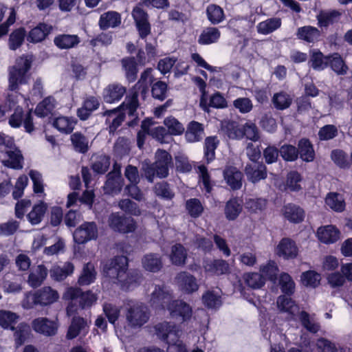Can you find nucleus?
<instances>
[{
    "label": "nucleus",
    "mask_w": 352,
    "mask_h": 352,
    "mask_svg": "<svg viewBox=\"0 0 352 352\" xmlns=\"http://www.w3.org/2000/svg\"><path fill=\"white\" fill-rule=\"evenodd\" d=\"M128 267L127 256H116L103 263L102 272L105 276L118 280L128 288L140 285L142 280V275L137 270L128 272Z\"/></svg>",
    "instance_id": "obj_1"
},
{
    "label": "nucleus",
    "mask_w": 352,
    "mask_h": 352,
    "mask_svg": "<svg viewBox=\"0 0 352 352\" xmlns=\"http://www.w3.org/2000/svg\"><path fill=\"white\" fill-rule=\"evenodd\" d=\"M149 303L151 308H192L183 300L176 299L173 290L164 284L155 285Z\"/></svg>",
    "instance_id": "obj_2"
},
{
    "label": "nucleus",
    "mask_w": 352,
    "mask_h": 352,
    "mask_svg": "<svg viewBox=\"0 0 352 352\" xmlns=\"http://www.w3.org/2000/svg\"><path fill=\"white\" fill-rule=\"evenodd\" d=\"M157 337L166 341L168 346L167 352H187L186 346L179 338L182 334V330L175 324L164 322L155 326Z\"/></svg>",
    "instance_id": "obj_3"
},
{
    "label": "nucleus",
    "mask_w": 352,
    "mask_h": 352,
    "mask_svg": "<svg viewBox=\"0 0 352 352\" xmlns=\"http://www.w3.org/2000/svg\"><path fill=\"white\" fill-rule=\"evenodd\" d=\"M63 298L69 301L66 308H90L98 300V296L91 290L83 292L80 287H69L63 294Z\"/></svg>",
    "instance_id": "obj_4"
},
{
    "label": "nucleus",
    "mask_w": 352,
    "mask_h": 352,
    "mask_svg": "<svg viewBox=\"0 0 352 352\" xmlns=\"http://www.w3.org/2000/svg\"><path fill=\"white\" fill-rule=\"evenodd\" d=\"M109 226L115 232L121 234L134 232L137 228L135 220L120 212H112L109 217Z\"/></svg>",
    "instance_id": "obj_5"
},
{
    "label": "nucleus",
    "mask_w": 352,
    "mask_h": 352,
    "mask_svg": "<svg viewBox=\"0 0 352 352\" xmlns=\"http://www.w3.org/2000/svg\"><path fill=\"white\" fill-rule=\"evenodd\" d=\"M136 30L139 36L145 39L151 33V25L149 22V16L147 12L140 7H135L132 11Z\"/></svg>",
    "instance_id": "obj_6"
},
{
    "label": "nucleus",
    "mask_w": 352,
    "mask_h": 352,
    "mask_svg": "<svg viewBox=\"0 0 352 352\" xmlns=\"http://www.w3.org/2000/svg\"><path fill=\"white\" fill-rule=\"evenodd\" d=\"M274 252L279 258L288 261L298 256L299 249L295 241L289 237H283L275 248Z\"/></svg>",
    "instance_id": "obj_7"
},
{
    "label": "nucleus",
    "mask_w": 352,
    "mask_h": 352,
    "mask_svg": "<svg viewBox=\"0 0 352 352\" xmlns=\"http://www.w3.org/2000/svg\"><path fill=\"white\" fill-rule=\"evenodd\" d=\"M74 241L78 244H85L98 237V228L95 222L85 221L77 228L74 234Z\"/></svg>",
    "instance_id": "obj_8"
},
{
    "label": "nucleus",
    "mask_w": 352,
    "mask_h": 352,
    "mask_svg": "<svg viewBox=\"0 0 352 352\" xmlns=\"http://www.w3.org/2000/svg\"><path fill=\"white\" fill-rule=\"evenodd\" d=\"M157 170V177L166 178L168 175L169 167L173 166L171 155L164 149L159 148L155 153V161L152 163Z\"/></svg>",
    "instance_id": "obj_9"
},
{
    "label": "nucleus",
    "mask_w": 352,
    "mask_h": 352,
    "mask_svg": "<svg viewBox=\"0 0 352 352\" xmlns=\"http://www.w3.org/2000/svg\"><path fill=\"white\" fill-rule=\"evenodd\" d=\"M203 267L206 274L211 276H221L230 273L229 263L222 258L206 259Z\"/></svg>",
    "instance_id": "obj_10"
},
{
    "label": "nucleus",
    "mask_w": 352,
    "mask_h": 352,
    "mask_svg": "<svg viewBox=\"0 0 352 352\" xmlns=\"http://www.w3.org/2000/svg\"><path fill=\"white\" fill-rule=\"evenodd\" d=\"M100 106L99 97L95 96H87L82 102L80 107L77 109L76 116L81 121L87 120L98 110Z\"/></svg>",
    "instance_id": "obj_11"
},
{
    "label": "nucleus",
    "mask_w": 352,
    "mask_h": 352,
    "mask_svg": "<svg viewBox=\"0 0 352 352\" xmlns=\"http://www.w3.org/2000/svg\"><path fill=\"white\" fill-rule=\"evenodd\" d=\"M59 298L58 292L51 287L45 286L36 290L32 295V302L34 305L41 306L50 305Z\"/></svg>",
    "instance_id": "obj_12"
},
{
    "label": "nucleus",
    "mask_w": 352,
    "mask_h": 352,
    "mask_svg": "<svg viewBox=\"0 0 352 352\" xmlns=\"http://www.w3.org/2000/svg\"><path fill=\"white\" fill-rule=\"evenodd\" d=\"M223 176L232 190H236L241 188L243 174L238 168L234 166H226L223 169Z\"/></svg>",
    "instance_id": "obj_13"
},
{
    "label": "nucleus",
    "mask_w": 352,
    "mask_h": 352,
    "mask_svg": "<svg viewBox=\"0 0 352 352\" xmlns=\"http://www.w3.org/2000/svg\"><path fill=\"white\" fill-rule=\"evenodd\" d=\"M32 326L36 333L48 337L56 335L58 329V324L56 321L50 320L46 318H38L34 320Z\"/></svg>",
    "instance_id": "obj_14"
},
{
    "label": "nucleus",
    "mask_w": 352,
    "mask_h": 352,
    "mask_svg": "<svg viewBox=\"0 0 352 352\" xmlns=\"http://www.w3.org/2000/svg\"><path fill=\"white\" fill-rule=\"evenodd\" d=\"M126 91L125 87L118 83L108 85L102 91L103 101L107 104L119 102Z\"/></svg>",
    "instance_id": "obj_15"
},
{
    "label": "nucleus",
    "mask_w": 352,
    "mask_h": 352,
    "mask_svg": "<svg viewBox=\"0 0 352 352\" xmlns=\"http://www.w3.org/2000/svg\"><path fill=\"white\" fill-rule=\"evenodd\" d=\"M52 30L53 28L51 25L44 22H39L29 31L27 35V41L34 44L41 43L45 40Z\"/></svg>",
    "instance_id": "obj_16"
},
{
    "label": "nucleus",
    "mask_w": 352,
    "mask_h": 352,
    "mask_svg": "<svg viewBox=\"0 0 352 352\" xmlns=\"http://www.w3.org/2000/svg\"><path fill=\"white\" fill-rule=\"evenodd\" d=\"M245 173L248 180L253 184L258 183L267 177V167L262 162L254 164H248L245 167Z\"/></svg>",
    "instance_id": "obj_17"
},
{
    "label": "nucleus",
    "mask_w": 352,
    "mask_h": 352,
    "mask_svg": "<svg viewBox=\"0 0 352 352\" xmlns=\"http://www.w3.org/2000/svg\"><path fill=\"white\" fill-rule=\"evenodd\" d=\"M316 235L321 243L329 245L339 240L340 232L335 226L327 225L318 228Z\"/></svg>",
    "instance_id": "obj_18"
},
{
    "label": "nucleus",
    "mask_w": 352,
    "mask_h": 352,
    "mask_svg": "<svg viewBox=\"0 0 352 352\" xmlns=\"http://www.w3.org/2000/svg\"><path fill=\"white\" fill-rule=\"evenodd\" d=\"M175 279L181 290L186 294H192L199 289L195 277L187 272H179Z\"/></svg>",
    "instance_id": "obj_19"
},
{
    "label": "nucleus",
    "mask_w": 352,
    "mask_h": 352,
    "mask_svg": "<svg viewBox=\"0 0 352 352\" xmlns=\"http://www.w3.org/2000/svg\"><path fill=\"white\" fill-rule=\"evenodd\" d=\"M107 181L104 184V190L109 194H118L122 190L124 179L122 177L120 170L111 171L107 175Z\"/></svg>",
    "instance_id": "obj_20"
},
{
    "label": "nucleus",
    "mask_w": 352,
    "mask_h": 352,
    "mask_svg": "<svg viewBox=\"0 0 352 352\" xmlns=\"http://www.w3.org/2000/svg\"><path fill=\"white\" fill-rule=\"evenodd\" d=\"M342 13L338 10H320L316 15L318 26L320 28H327L330 25L338 23Z\"/></svg>",
    "instance_id": "obj_21"
},
{
    "label": "nucleus",
    "mask_w": 352,
    "mask_h": 352,
    "mask_svg": "<svg viewBox=\"0 0 352 352\" xmlns=\"http://www.w3.org/2000/svg\"><path fill=\"white\" fill-rule=\"evenodd\" d=\"M283 214L291 223H299L305 219V211L299 206L289 203L283 206Z\"/></svg>",
    "instance_id": "obj_22"
},
{
    "label": "nucleus",
    "mask_w": 352,
    "mask_h": 352,
    "mask_svg": "<svg viewBox=\"0 0 352 352\" xmlns=\"http://www.w3.org/2000/svg\"><path fill=\"white\" fill-rule=\"evenodd\" d=\"M121 23V14L116 11L111 10L100 15L98 25L101 30H106L110 28H117L120 26Z\"/></svg>",
    "instance_id": "obj_23"
},
{
    "label": "nucleus",
    "mask_w": 352,
    "mask_h": 352,
    "mask_svg": "<svg viewBox=\"0 0 352 352\" xmlns=\"http://www.w3.org/2000/svg\"><path fill=\"white\" fill-rule=\"evenodd\" d=\"M298 149V157L305 162H311L316 158V152L314 145L309 138H300L297 144Z\"/></svg>",
    "instance_id": "obj_24"
},
{
    "label": "nucleus",
    "mask_w": 352,
    "mask_h": 352,
    "mask_svg": "<svg viewBox=\"0 0 352 352\" xmlns=\"http://www.w3.org/2000/svg\"><path fill=\"white\" fill-rule=\"evenodd\" d=\"M327 67H330L337 75L346 74L349 67L342 56L338 52H333L327 55Z\"/></svg>",
    "instance_id": "obj_25"
},
{
    "label": "nucleus",
    "mask_w": 352,
    "mask_h": 352,
    "mask_svg": "<svg viewBox=\"0 0 352 352\" xmlns=\"http://www.w3.org/2000/svg\"><path fill=\"white\" fill-rule=\"evenodd\" d=\"M243 210V201L237 197H231L225 205L224 214L228 221L236 220Z\"/></svg>",
    "instance_id": "obj_26"
},
{
    "label": "nucleus",
    "mask_w": 352,
    "mask_h": 352,
    "mask_svg": "<svg viewBox=\"0 0 352 352\" xmlns=\"http://www.w3.org/2000/svg\"><path fill=\"white\" fill-rule=\"evenodd\" d=\"M320 31L316 27L305 25L297 29L296 36L298 39L308 43H314L319 40Z\"/></svg>",
    "instance_id": "obj_27"
},
{
    "label": "nucleus",
    "mask_w": 352,
    "mask_h": 352,
    "mask_svg": "<svg viewBox=\"0 0 352 352\" xmlns=\"http://www.w3.org/2000/svg\"><path fill=\"white\" fill-rule=\"evenodd\" d=\"M122 69L125 73V77L129 82H133L138 78L139 71L136 59L134 56L124 57L121 60Z\"/></svg>",
    "instance_id": "obj_28"
},
{
    "label": "nucleus",
    "mask_w": 352,
    "mask_h": 352,
    "mask_svg": "<svg viewBox=\"0 0 352 352\" xmlns=\"http://www.w3.org/2000/svg\"><path fill=\"white\" fill-rule=\"evenodd\" d=\"M80 38L76 34H61L54 38V45L60 50L73 48L80 43Z\"/></svg>",
    "instance_id": "obj_29"
},
{
    "label": "nucleus",
    "mask_w": 352,
    "mask_h": 352,
    "mask_svg": "<svg viewBox=\"0 0 352 352\" xmlns=\"http://www.w3.org/2000/svg\"><path fill=\"white\" fill-rule=\"evenodd\" d=\"M96 275L97 272L94 265L88 262L84 264L77 283L81 287L89 285L95 282Z\"/></svg>",
    "instance_id": "obj_30"
},
{
    "label": "nucleus",
    "mask_w": 352,
    "mask_h": 352,
    "mask_svg": "<svg viewBox=\"0 0 352 352\" xmlns=\"http://www.w3.org/2000/svg\"><path fill=\"white\" fill-rule=\"evenodd\" d=\"M204 128L202 124L192 120L187 126L185 137L188 142H197L203 139Z\"/></svg>",
    "instance_id": "obj_31"
},
{
    "label": "nucleus",
    "mask_w": 352,
    "mask_h": 352,
    "mask_svg": "<svg viewBox=\"0 0 352 352\" xmlns=\"http://www.w3.org/2000/svg\"><path fill=\"white\" fill-rule=\"evenodd\" d=\"M139 100L136 96H132L130 100L128 101L126 104L124 102H122L120 106H118L117 108L106 110L104 112L102 113L103 116H110L113 114H116L118 111H120L121 109H126L127 110L128 116H134L137 115V109L139 107Z\"/></svg>",
    "instance_id": "obj_32"
},
{
    "label": "nucleus",
    "mask_w": 352,
    "mask_h": 352,
    "mask_svg": "<svg viewBox=\"0 0 352 352\" xmlns=\"http://www.w3.org/2000/svg\"><path fill=\"white\" fill-rule=\"evenodd\" d=\"M219 144L216 135L206 137L204 144V159L206 164L211 163L215 159V151Z\"/></svg>",
    "instance_id": "obj_33"
},
{
    "label": "nucleus",
    "mask_w": 352,
    "mask_h": 352,
    "mask_svg": "<svg viewBox=\"0 0 352 352\" xmlns=\"http://www.w3.org/2000/svg\"><path fill=\"white\" fill-rule=\"evenodd\" d=\"M327 58L320 50L310 51L309 66L315 71H322L327 68Z\"/></svg>",
    "instance_id": "obj_34"
},
{
    "label": "nucleus",
    "mask_w": 352,
    "mask_h": 352,
    "mask_svg": "<svg viewBox=\"0 0 352 352\" xmlns=\"http://www.w3.org/2000/svg\"><path fill=\"white\" fill-rule=\"evenodd\" d=\"M221 36V32L217 28H206L198 38V43L201 45H208L218 42Z\"/></svg>",
    "instance_id": "obj_35"
},
{
    "label": "nucleus",
    "mask_w": 352,
    "mask_h": 352,
    "mask_svg": "<svg viewBox=\"0 0 352 352\" xmlns=\"http://www.w3.org/2000/svg\"><path fill=\"white\" fill-rule=\"evenodd\" d=\"M6 154L8 160H3L2 164L7 168L14 170H21L23 167V156L20 150L8 151Z\"/></svg>",
    "instance_id": "obj_36"
},
{
    "label": "nucleus",
    "mask_w": 352,
    "mask_h": 352,
    "mask_svg": "<svg viewBox=\"0 0 352 352\" xmlns=\"http://www.w3.org/2000/svg\"><path fill=\"white\" fill-rule=\"evenodd\" d=\"M76 123L77 120L72 117L59 116L54 120L53 126L60 133L70 134Z\"/></svg>",
    "instance_id": "obj_37"
},
{
    "label": "nucleus",
    "mask_w": 352,
    "mask_h": 352,
    "mask_svg": "<svg viewBox=\"0 0 352 352\" xmlns=\"http://www.w3.org/2000/svg\"><path fill=\"white\" fill-rule=\"evenodd\" d=\"M144 268L151 272H157L162 268L163 264L161 256L155 253L146 254L142 261Z\"/></svg>",
    "instance_id": "obj_38"
},
{
    "label": "nucleus",
    "mask_w": 352,
    "mask_h": 352,
    "mask_svg": "<svg viewBox=\"0 0 352 352\" xmlns=\"http://www.w3.org/2000/svg\"><path fill=\"white\" fill-rule=\"evenodd\" d=\"M55 99L52 96H47L38 102L34 111L38 118H45L52 113L55 108Z\"/></svg>",
    "instance_id": "obj_39"
},
{
    "label": "nucleus",
    "mask_w": 352,
    "mask_h": 352,
    "mask_svg": "<svg viewBox=\"0 0 352 352\" xmlns=\"http://www.w3.org/2000/svg\"><path fill=\"white\" fill-rule=\"evenodd\" d=\"M74 271V265L72 262L67 261L63 267H54L50 270V276L52 279L56 281H62L71 276Z\"/></svg>",
    "instance_id": "obj_40"
},
{
    "label": "nucleus",
    "mask_w": 352,
    "mask_h": 352,
    "mask_svg": "<svg viewBox=\"0 0 352 352\" xmlns=\"http://www.w3.org/2000/svg\"><path fill=\"white\" fill-rule=\"evenodd\" d=\"M151 92L152 97L160 101L167 97L168 85L162 80L155 81V77H151Z\"/></svg>",
    "instance_id": "obj_41"
},
{
    "label": "nucleus",
    "mask_w": 352,
    "mask_h": 352,
    "mask_svg": "<svg viewBox=\"0 0 352 352\" xmlns=\"http://www.w3.org/2000/svg\"><path fill=\"white\" fill-rule=\"evenodd\" d=\"M282 21L278 17H272L258 23L256 28L259 34L267 35L280 28Z\"/></svg>",
    "instance_id": "obj_42"
},
{
    "label": "nucleus",
    "mask_w": 352,
    "mask_h": 352,
    "mask_svg": "<svg viewBox=\"0 0 352 352\" xmlns=\"http://www.w3.org/2000/svg\"><path fill=\"white\" fill-rule=\"evenodd\" d=\"M70 140L75 151L82 154L88 152V139L81 132L77 131L72 133L70 136Z\"/></svg>",
    "instance_id": "obj_43"
},
{
    "label": "nucleus",
    "mask_w": 352,
    "mask_h": 352,
    "mask_svg": "<svg viewBox=\"0 0 352 352\" xmlns=\"http://www.w3.org/2000/svg\"><path fill=\"white\" fill-rule=\"evenodd\" d=\"M208 20L212 25H217L224 21L226 16L223 8L217 4H210L206 8Z\"/></svg>",
    "instance_id": "obj_44"
},
{
    "label": "nucleus",
    "mask_w": 352,
    "mask_h": 352,
    "mask_svg": "<svg viewBox=\"0 0 352 352\" xmlns=\"http://www.w3.org/2000/svg\"><path fill=\"white\" fill-rule=\"evenodd\" d=\"M148 313L144 309H128L126 318L132 326H142L148 320Z\"/></svg>",
    "instance_id": "obj_45"
},
{
    "label": "nucleus",
    "mask_w": 352,
    "mask_h": 352,
    "mask_svg": "<svg viewBox=\"0 0 352 352\" xmlns=\"http://www.w3.org/2000/svg\"><path fill=\"white\" fill-rule=\"evenodd\" d=\"M47 204L43 201L35 204L28 214L27 218L32 225H37L41 222L47 211Z\"/></svg>",
    "instance_id": "obj_46"
},
{
    "label": "nucleus",
    "mask_w": 352,
    "mask_h": 352,
    "mask_svg": "<svg viewBox=\"0 0 352 352\" xmlns=\"http://www.w3.org/2000/svg\"><path fill=\"white\" fill-rule=\"evenodd\" d=\"M170 258L175 265H184L187 259V252L184 245L181 243L174 245L171 248Z\"/></svg>",
    "instance_id": "obj_47"
},
{
    "label": "nucleus",
    "mask_w": 352,
    "mask_h": 352,
    "mask_svg": "<svg viewBox=\"0 0 352 352\" xmlns=\"http://www.w3.org/2000/svg\"><path fill=\"white\" fill-rule=\"evenodd\" d=\"M47 276V267L44 265H38L36 272H31L28 275V283L32 287L36 288L41 285Z\"/></svg>",
    "instance_id": "obj_48"
},
{
    "label": "nucleus",
    "mask_w": 352,
    "mask_h": 352,
    "mask_svg": "<svg viewBox=\"0 0 352 352\" xmlns=\"http://www.w3.org/2000/svg\"><path fill=\"white\" fill-rule=\"evenodd\" d=\"M26 36L24 28H19L13 30L9 36L8 46L11 50H16L23 43Z\"/></svg>",
    "instance_id": "obj_49"
},
{
    "label": "nucleus",
    "mask_w": 352,
    "mask_h": 352,
    "mask_svg": "<svg viewBox=\"0 0 352 352\" xmlns=\"http://www.w3.org/2000/svg\"><path fill=\"white\" fill-rule=\"evenodd\" d=\"M325 203L336 212H341L345 210V201L342 196L338 192L328 193L325 199Z\"/></svg>",
    "instance_id": "obj_50"
},
{
    "label": "nucleus",
    "mask_w": 352,
    "mask_h": 352,
    "mask_svg": "<svg viewBox=\"0 0 352 352\" xmlns=\"http://www.w3.org/2000/svg\"><path fill=\"white\" fill-rule=\"evenodd\" d=\"M82 331H87V322L82 318L74 317L72 324L69 327L67 338L68 339H73Z\"/></svg>",
    "instance_id": "obj_51"
},
{
    "label": "nucleus",
    "mask_w": 352,
    "mask_h": 352,
    "mask_svg": "<svg viewBox=\"0 0 352 352\" xmlns=\"http://www.w3.org/2000/svg\"><path fill=\"white\" fill-rule=\"evenodd\" d=\"M331 159L340 168L348 169L351 167L348 155L342 149L336 148L332 150L331 152Z\"/></svg>",
    "instance_id": "obj_52"
},
{
    "label": "nucleus",
    "mask_w": 352,
    "mask_h": 352,
    "mask_svg": "<svg viewBox=\"0 0 352 352\" xmlns=\"http://www.w3.org/2000/svg\"><path fill=\"white\" fill-rule=\"evenodd\" d=\"M185 208L188 214L194 219L201 216L204 211V208L201 201L197 198H190L186 200Z\"/></svg>",
    "instance_id": "obj_53"
},
{
    "label": "nucleus",
    "mask_w": 352,
    "mask_h": 352,
    "mask_svg": "<svg viewBox=\"0 0 352 352\" xmlns=\"http://www.w3.org/2000/svg\"><path fill=\"white\" fill-rule=\"evenodd\" d=\"M278 283L280 291L284 294L293 295L295 292V283L292 276L286 272L280 274Z\"/></svg>",
    "instance_id": "obj_54"
},
{
    "label": "nucleus",
    "mask_w": 352,
    "mask_h": 352,
    "mask_svg": "<svg viewBox=\"0 0 352 352\" xmlns=\"http://www.w3.org/2000/svg\"><path fill=\"white\" fill-rule=\"evenodd\" d=\"M261 275L267 280L276 283L279 272L278 267L274 261L270 260L265 265L261 267Z\"/></svg>",
    "instance_id": "obj_55"
},
{
    "label": "nucleus",
    "mask_w": 352,
    "mask_h": 352,
    "mask_svg": "<svg viewBox=\"0 0 352 352\" xmlns=\"http://www.w3.org/2000/svg\"><path fill=\"white\" fill-rule=\"evenodd\" d=\"M298 149L290 144H284L279 148L280 155L285 162H293L298 159Z\"/></svg>",
    "instance_id": "obj_56"
},
{
    "label": "nucleus",
    "mask_w": 352,
    "mask_h": 352,
    "mask_svg": "<svg viewBox=\"0 0 352 352\" xmlns=\"http://www.w3.org/2000/svg\"><path fill=\"white\" fill-rule=\"evenodd\" d=\"M154 191L157 197L164 200H172L175 197V192L171 190L170 184L167 182H158L155 185Z\"/></svg>",
    "instance_id": "obj_57"
},
{
    "label": "nucleus",
    "mask_w": 352,
    "mask_h": 352,
    "mask_svg": "<svg viewBox=\"0 0 352 352\" xmlns=\"http://www.w3.org/2000/svg\"><path fill=\"white\" fill-rule=\"evenodd\" d=\"M164 124L167 128V131L171 135H180L184 132L183 124L175 117L170 116L166 118Z\"/></svg>",
    "instance_id": "obj_58"
},
{
    "label": "nucleus",
    "mask_w": 352,
    "mask_h": 352,
    "mask_svg": "<svg viewBox=\"0 0 352 352\" xmlns=\"http://www.w3.org/2000/svg\"><path fill=\"white\" fill-rule=\"evenodd\" d=\"M300 278L305 286L316 288L320 283L321 276L314 270H307L302 273Z\"/></svg>",
    "instance_id": "obj_59"
},
{
    "label": "nucleus",
    "mask_w": 352,
    "mask_h": 352,
    "mask_svg": "<svg viewBox=\"0 0 352 352\" xmlns=\"http://www.w3.org/2000/svg\"><path fill=\"white\" fill-rule=\"evenodd\" d=\"M245 284L252 289L261 288L265 283V278L257 272L247 273L244 275Z\"/></svg>",
    "instance_id": "obj_60"
},
{
    "label": "nucleus",
    "mask_w": 352,
    "mask_h": 352,
    "mask_svg": "<svg viewBox=\"0 0 352 352\" xmlns=\"http://www.w3.org/2000/svg\"><path fill=\"white\" fill-rule=\"evenodd\" d=\"M299 319L302 326L311 333H316L320 329V325L314 316L309 315L307 312L302 311L299 315Z\"/></svg>",
    "instance_id": "obj_61"
},
{
    "label": "nucleus",
    "mask_w": 352,
    "mask_h": 352,
    "mask_svg": "<svg viewBox=\"0 0 352 352\" xmlns=\"http://www.w3.org/2000/svg\"><path fill=\"white\" fill-rule=\"evenodd\" d=\"M202 300L207 308H219L222 305L221 297L214 291H207L202 296Z\"/></svg>",
    "instance_id": "obj_62"
},
{
    "label": "nucleus",
    "mask_w": 352,
    "mask_h": 352,
    "mask_svg": "<svg viewBox=\"0 0 352 352\" xmlns=\"http://www.w3.org/2000/svg\"><path fill=\"white\" fill-rule=\"evenodd\" d=\"M119 208L126 214L131 216H140L141 210L138 204L129 199H121L118 203Z\"/></svg>",
    "instance_id": "obj_63"
},
{
    "label": "nucleus",
    "mask_w": 352,
    "mask_h": 352,
    "mask_svg": "<svg viewBox=\"0 0 352 352\" xmlns=\"http://www.w3.org/2000/svg\"><path fill=\"white\" fill-rule=\"evenodd\" d=\"M302 179V176L298 171H290L287 175L286 186L290 191L298 192L302 189L299 184Z\"/></svg>",
    "instance_id": "obj_64"
}]
</instances>
